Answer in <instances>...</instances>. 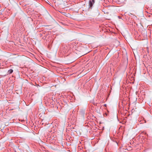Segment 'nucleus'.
I'll list each match as a JSON object with an SVG mask.
<instances>
[{
    "label": "nucleus",
    "instance_id": "1",
    "mask_svg": "<svg viewBox=\"0 0 152 152\" xmlns=\"http://www.w3.org/2000/svg\"><path fill=\"white\" fill-rule=\"evenodd\" d=\"M69 49V48H68L66 46H64V53H66L68 51Z\"/></svg>",
    "mask_w": 152,
    "mask_h": 152
},
{
    "label": "nucleus",
    "instance_id": "2",
    "mask_svg": "<svg viewBox=\"0 0 152 152\" xmlns=\"http://www.w3.org/2000/svg\"><path fill=\"white\" fill-rule=\"evenodd\" d=\"M94 3H93V2H92V1H91V0L89 1V7L90 8V7H91L92 6Z\"/></svg>",
    "mask_w": 152,
    "mask_h": 152
},
{
    "label": "nucleus",
    "instance_id": "3",
    "mask_svg": "<svg viewBox=\"0 0 152 152\" xmlns=\"http://www.w3.org/2000/svg\"><path fill=\"white\" fill-rule=\"evenodd\" d=\"M13 72V70L12 69H10V70H9L8 71V73L9 74H11Z\"/></svg>",
    "mask_w": 152,
    "mask_h": 152
},
{
    "label": "nucleus",
    "instance_id": "4",
    "mask_svg": "<svg viewBox=\"0 0 152 152\" xmlns=\"http://www.w3.org/2000/svg\"><path fill=\"white\" fill-rule=\"evenodd\" d=\"M91 1H92V2H93V3H94V0H92Z\"/></svg>",
    "mask_w": 152,
    "mask_h": 152
},
{
    "label": "nucleus",
    "instance_id": "5",
    "mask_svg": "<svg viewBox=\"0 0 152 152\" xmlns=\"http://www.w3.org/2000/svg\"><path fill=\"white\" fill-rule=\"evenodd\" d=\"M118 18H120V17L119 16H118Z\"/></svg>",
    "mask_w": 152,
    "mask_h": 152
}]
</instances>
